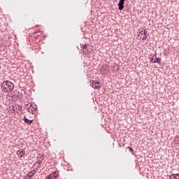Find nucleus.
Wrapping results in <instances>:
<instances>
[{"instance_id":"obj_1","label":"nucleus","mask_w":179,"mask_h":179,"mask_svg":"<svg viewBox=\"0 0 179 179\" xmlns=\"http://www.w3.org/2000/svg\"><path fill=\"white\" fill-rule=\"evenodd\" d=\"M1 89L3 93H10L15 89V85L9 80H6L1 83Z\"/></svg>"},{"instance_id":"obj_2","label":"nucleus","mask_w":179,"mask_h":179,"mask_svg":"<svg viewBox=\"0 0 179 179\" xmlns=\"http://www.w3.org/2000/svg\"><path fill=\"white\" fill-rule=\"evenodd\" d=\"M82 50L84 54L88 55V54H92V51H93V46L90 45H85L84 46H83Z\"/></svg>"},{"instance_id":"obj_3","label":"nucleus","mask_w":179,"mask_h":179,"mask_svg":"<svg viewBox=\"0 0 179 179\" xmlns=\"http://www.w3.org/2000/svg\"><path fill=\"white\" fill-rule=\"evenodd\" d=\"M162 59L159 57H157V55H152V57L150 59V62L152 64H160Z\"/></svg>"},{"instance_id":"obj_4","label":"nucleus","mask_w":179,"mask_h":179,"mask_svg":"<svg viewBox=\"0 0 179 179\" xmlns=\"http://www.w3.org/2000/svg\"><path fill=\"white\" fill-rule=\"evenodd\" d=\"M139 36H143L142 40L143 41H145V40L148 38V31H146V29L141 31L139 32Z\"/></svg>"},{"instance_id":"obj_5","label":"nucleus","mask_w":179,"mask_h":179,"mask_svg":"<svg viewBox=\"0 0 179 179\" xmlns=\"http://www.w3.org/2000/svg\"><path fill=\"white\" fill-rule=\"evenodd\" d=\"M26 152L24 149H20L17 151V155L18 157H23L25 155Z\"/></svg>"},{"instance_id":"obj_6","label":"nucleus","mask_w":179,"mask_h":179,"mask_svg":"<svg viewBox=\"0 0 179 179\" xmlns=\"http://www.w3.org/2000/svg\"><path fill=\"white\" fill-rule=\"evenodd\" d=\"M92 86L94 89H100V87H101L100 85V82L99 81H93Z\"/></svg>"},{"instance_id":"obj_7","label":"nucleus","mask_w":179,"mask_h":179,"mask_svg":"<svg viewBox=\"0 0 179 179\" xmlns=\"http://www.w3.org/2000/svg\"><path fill=\"white\" fill-rule=\"evenodd\" d=\"M124 2H125V0H120L117 4L119 10H122L124 9Z\"/></svg>"},{"instance_id":"obj_8","label":"nucleus","mask_w":179,"mask_h":179,"mask_svg":"<svg viewBox=\"0 0 179 179\" xmlns=\"http://www.w3.org/2000/svg\"><path fill=\"white\" fill-rule=\"evenodd\" d=\"M36 174V170H33L31 172H29L27 175V177H28L29 178H26V179H30L31 178V177H33V176Z\"/></svg>"},{"instance_id":"obj_9","label":"nucleus","mask_w":179,"mask_h":179,"mask_svg":"<svg viewBox=\"0 0 179 179\" xmlns=\"http://www.w3.org/2000/svg\"><path fill=\"white\" fill-rule=\"evenodd\" d=\"M108 68V66H107V64H103L101 67H100V71L101 72H104L106 71H107V69Z\"/></svg>"},{"instance_id":"obj_10","label":"nucleus","mask_w":179,"mask_h":179,"mask_svg":"<svg viewBox=\"0 0 179 179\" xmlns=\"http://www.w3.org/2000/svg\"><path fill=\"white\" fill-rule=\"evenodd\" d=\"M24 121L26 124H28L29 125L31 124L33 122V120H30L26 117V116L24 117Z\"/></svg>"},{"instance_id":"obj_11","label":"nucleus","mask_w":179,"mask_h":179,"mask_svg":"<svg viewBox=\"0 0 179 179\" xmlns=\"http://www.w3.org/2000/svg\"><path fill=\"white\" fill-rule=\"evenodd\" d=\"M17 108H18V110H20V108H22L19 105H15V106L12 107V110L15 113H16V111H17Z\"/></svg>"},{"instance_id":"obj_12","label":"nucleus","mask_w":179,"mask_h":179,"mask_svg":"<svg viewBox=\"0 0 179 179\" xmlns=\"http://www.w3.org/2000/svg\"><path fill=\"white\" fill-rule=\"evenodd\" d=\"M59 174V171H55V172L53 173L52 176H53L55 179H57V178H58Z\"/></svg>"},{"instance_id":"obj_13","label":"nucleus","mask_w":179,"mask_h":179,"mask_svg":"<svg viewBox=\"0 0 179 179\" xmlns=\"http://www.w3.org/2000/svg\"><path fill=\"white\" fill-rule=\"evenodd\" d=\"M172 176H173L174 179H179V173H173Z\"/></svg>"},{"instance_id":"obj_14","label":"nucleus","mask_w":179,"mask_h":179,"mask_svg":"<svg viewBox=\"0 0 179 179\" xmlns=\"http://www.w3.org/2000/svg\"><path fill=\"white\" fill-rule=\"evenodd\" d=\"M45 179H55V178L52 176V173H50L49 176L46 177Z\"/></svg>"},{"instance_id":"obj_15","label":"nucleus","mask_w":179,"mask_h":179,"mask_svg":"<svg viewBox=\"0 0 179 179\" xmlns=\"http://www.w3.org/2000/svg\"><path fill=\"white\" fill-rule=\"evenodd\" d=\"M36 163L38 164H41V163H43V159H41V160H40V159H38L37 162H36Z\"/></svg>"},{"instance_id":"obj_16","label":"nucleus","mask_w":179,"mask_h":179,"mask_svg":"<svg viewBox=\"0 0 179 179\" xmlns=\"http://www.w3.org/2000/svg\"><path fill=\"white\" fill-rule=\"evenodd\" d=\"M34 166V167H36V169H38V167H40V164H37V162L35 163Z\"/></svg>"},{"instance_id":"obj_17","label":"nucleus","mask_w":179,"mask_h":179,"mask_svg":"<svg viewBox=\"0 0 179 179\" xmlns=\"http://www.w3.org/2000/svg\"><path fill=\"white\" fill-rule=\"evenodd\" d=\"M128 149H129V152H131V153H134V149H132L130 147H128Z\"/></svg>"},{"instance_id":"obj_18","label":"nucleus","mask_w":179,"mask_h":179,"mask_svg":"<svg viewBox=\"0 0 179 179\" xmlns=\"http://www.w3.org/2000/svg\"><path fill=\"white\" fill-rule=\"evenodd\" d=\"M176 142H179V136H177L175 138Z\"/></svg>"},{"instance_id":"obj_19","label":"nucleus","mask_w":179,"mask_h":179,"mask_svg":"<svg viewBox=\"0 0 179 179\" xmlns=\"http://www.w3.org/2000/svg\"><path fill=\"white\" fill-rule=\"evenodd\" d=\"M173 178H174V176H173V174H172V175H171V176H169V179H173Z\"/></svg>"}]
</instances>
